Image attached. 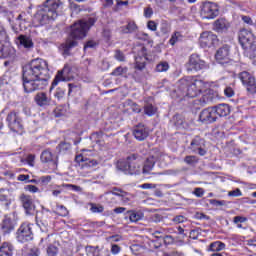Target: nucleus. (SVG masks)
<instances>
[{
    "label": "nucleus",
    "instance_id": "cd10ccee",
    "mask_svg": "<svg viewBox=\"0 0 256 256\" xmlns=\"http://www.w3.org/2000/svg\"><path fill=\"white\" fill-rule=\"evenodd\" d=\"M86 255L87 256H111V254L108 252V250H105L104 252H99L98 246H86Z\"/></svg>",
    "mask_w": 256,
    "mask_h": 256
},
{
    "label": "nucleus",
    "instance_id": "37998d69",
    "mask_svg": "<svg viewBox=\"0 0 256 256\" xmlns=\"http://www.w3.org/2000/svg\"><path fill=\"white\" fill-rule=\"evenodd\" d=\"M68 87V95H71V93H79V91H81V84L69 83Z\"/></svg>",
    "mask_w": 256,
    "mask_h": 256
},
{
    "label": "nucleus",
    "instance_id": "052dcab7",
    "mask_svg": "<svg viewBox=\"0 0 256 256\" xmlns=\"http://www.w3.org/2000/svg\"><path fill=\"white\" fill-rule=\"evenodd\" d=\"M65 96V90L61 89V88H57L54 97H56V99H63V97Z\"/></svg>",
    "mask_w": 256,
    "mask_h": 256
},
{
    "label": "nucleus",
    "instance_id": "39448f33",
    "mask_svg": "<svg viewBox=\"0 0 256 256\" xmlns=\"http://www.w3.org/2000/svg\"><path fill=\"white\" fill-rule=\"evenodd\" d=\"M184 87V97H197L203 89V81L195 79L193 76H186L182 80Z\"/></svg>",
    "mask_w": 256,
    "mask_h": 256
},
{
    "label": "nucleus",
    "instance_id": "ddd939ff",
    "mask_svg": "<svg viewBox=\"0 0 256 256\" xmlns=\"http://www.w3.org/2000/svg\"><path fill=\"white\" fill-rule=\"evenodd\" d=\"M71 79H73V75H71V68L65 65L64 68L58 71L57 75L55 76L52 82V85L50 87V91H53V88L57 87V85H59V82L71 81Z\"/></svg>",
    "mask_w": 256,
    "mask_h": 256
},
{
    "label": "nucleus",
    "instance_id": "0e129e2a",
    "mask_svg": "<svg viewBox=\"0 0 256 256\" xmlns=\"http://www.w3.org/2000/svg\"><path fill=\"white\" fill-rule=\"evenodd\" d=\"M140 189H157V184L144 183V184L140 185Z\"/></svg>",
    "mask_w": 256,
    "mask_h": 256
},
{
    "label": "nucleus",
    "instance_id": "4468645a",
    "mask_svg": "<svg viewBox=\"0 0 256 256\" xmlns=\"http://www.w3.org/2000/svg\"><path fill=\"white\" fill-rule=\"evenodd\" d=\"M6 121L11 131L18 133L23 129V124L21 123V117H19V113L16 111H12L7 115Z\"/></svg>",
    "mask_w": 256,
    "mask_h": 256
},
{
    "label": "nucleus",
    "instance_id": "e2e57ef3",
    "mask_svg": "<svg viewBox=\"0 0 256 256\" xmlns=\"http://www.w3.org/2000/svg\"><path fill=\"white\" fill-rule=\"evenodd\" d=\"M193 195L196 197H203L205 195V190L203 188H195L193 191Z\"/></svg>",
    "mask_w": 256,
    "mask_h": 256
},
{
    "label": "nucleus",
    "instance_id": "f257e3e1",
    "mask_svg": "<svg viewBox=\"0 0 256 256\" xmlns=\"http://www.w3.org/2000/svg\"><path fill=\"white\" fill-rule=\"evenodd\" d=\"M49 66L47 61L37 58L23 66L22 81L25 93L41 91L49 85Z\"/></svg>",
    "mask_w": 256,
    "mask_h": 256
},
{
    "label": "nucleus",
    "instance_id": "79ce46f5",
    "mask_svg": "<svg viewBox=\"0 0 256 256\" xmlns=\"http://www.w3.org/2000/svg\"><path fill=\"white\" fill-rule=\"evenodd\" d=\"M184 163H186V165H195L199 163V158H197V156L188 155L184 158Z\"/></svg>",
    "mask_w": 256,
    "mask_h": 256
},
{
    "label": "nucleus",
    "instance_id": "f3484780",
    "mask_svg": "<svg viewBox=\"0 0 256 256\" xmlns=\"http://www.w3.org/2000/svg\"><path fill=\"white\" fill-rule=\"evenodd\" d=\"M219 117L217 116V112L215 110V106L208 107L201 111L199 115V120L202 123H215Z\"/></svg>",
    "mask_w": 256,
    "mask_h": 256
},
{
    "label": "nucleus",
    "instance_id": "13d9d810",
    "mask_svg": "<svg viewBox=\"0 0 256 256\" xmlns=\"http://www.w3.org/2000/svg\"><path fill=\"white\" fill-rule=\"evenodd\" d=\"M110 251H111L112 255H119V253H121V248L117 244H112Z\"/></svg>",
    "mask_w": 256,
    "mask_h": 256
},
{
    "label": "nucleus",
    "instance_id": "a211bd4d",
    "mask_svg": "<svg viewBox=\"0 0 256 256\" xmlns=\"http://www.w3.org/2000/svg\"><path fill=\"white\" fill-rule=\"evenodd\" d=\"M19 201L25 210L26 215H35V204L33 198L25 193L20 194Z\"/></svg>",
    "mask_w": 256,
    "mask_h": 256
},
{
    "label": "nucleus",
    "instance_id": "c03bdc74",
    "mask_svg": "<svg viewBox=\"0 0 256 256\" xmlns=\"http://www.w3.org/2000/svg\"><path fill=\"white\" fill-rule=\"evenodd\" d=\"M59 253V248L53 244H50L47 247V255L48 256H57V254Z\"/></svg>",
    "mask_w": 256,
    "mask_h": 256
},
{
    "label": "nucleus",
    "instance_id": "58836bf2",
    "mask_svg": "<svg viewBox=\"0 0 256 256\" xmlns=\"http://www.w3.org/2000/svg\"><path fill=\"white\" fill-rule=\"evenodd\" d=\"M183 39V35L181 32H174L169 40L170 45H175V43H179Z\"/></svg>",
    "mask_w": 256,
    "mask_h": 256
},
{
    "label": "nucleus",
    "instance_id": "a19ab883",
    "mask_svg": "<svg viewBox=\"0 0 256 256\" xmlns=\"http://www.w3.org/2000/svg\"><path fill=\"white\" fill-rule=\"evenodd\" d=\"M160 31H161L162 35H167V33H169V31H171V26L169 25V23L167 21H165V20L161 21Z\"/></svg>",
    "mask_w": 256,
    "mask_h": 256
},
{
    "label": "nucleus",
    "instance_id": "09e8293b",
    "mask_svg": "<svg viewBox=\"0 0 256 256\" xmlns=\"http://www.w3.org/2000/svg\"><path fill=\"white\" fill-rule=\"evenodd\" d=\"M224 95H225V97L231 98L235 95V90H233V88L231 86H227L224 89Z\"/></svg>",
    "mask_w": 256,
    "mask_h": 256
},
{
    "label": "nucleus",
    "instance_id": "f704fd0d",
    "mask_svg": "<svg viewBox=\"0 0 256 256\" xmlns=\"http://www.w3.org/2000/svg\"><path fill=\"white\" fill-rule=\"evenodd\" d=\"M127 71H129V69L127 67H117L114 69V71L111 72V75L113 77H121V75H127Z\"/></svg>",
    "mask_w": 256,
    "mask_h": 256
},
{
    "label": "nucleus",
    "instance_id": "1a4fd4ad",
    "mask_svg": "<svg viewBox=\"0 0 256 256\" xmlns=\"http://www.w3.org/2000/svg\"><path fill=\"white\" fill-rule=\"evenodd\" d=\"M200 15L202 19H215L219 16V6L213 2H204L201 6Z\"/></svg>",
    "mask_w": 256,
    "mask_h": 256
},
{
    "label": "nucleus",
    "instance_id": "e433bc0d",
    "mask_svg": "<svg viewBox=\"0 0 256 256\" xmlns=\"http://www.w3.org/2000/svg\"><path fill=\"white\" fill-rule=\"evenodd\" d=\"M55 117H65L67 115V106H57L54 109Z\"/></svg>",
    "mask_w": 256,
    "mask_h": 256
},
{
    "label": "nucleus",
    "instance_id": "6ab92c4d",
    "mask_svg": "<svg viewBox=\"0 0 256 256\" xmlns=\"http://www.w3.org/2000/svg\"><path fill=\"white\" fill-rule=\"evenodd\" d=\"M207 69V63L199 55L192 54L189 58L188 71H201Z\"/></svg>",
    "mask_w": 256,
    "mask_h": 256
},
{
    "label": "nucleus",
    "instance_id": "2f4dec72",
    "mask_svg": "<svg viewBox=\"0 0 256 256\" xmlns=\"http://www.w3.org/2000/svg\"><path fill=\"white\" fill-rule=\"evenodd\" d=\"M127 214L129 215L131 223H137L138 221H141L143 217H145V214H143L141 211L129 210L127 211Z\"/></svg>",
    "mask_w": 256,
    "mask_h": 256
},
{
    "label": "nucleus",
    "instance_id": "4d7b16f0",
    "mask_svg": "<svg viewBox=\"0 0 256 256\" xmlns=\"http://www.w3.org/2000/svg\"><path fill=\"white\" fill-rule=\"evenodd\" d=\"M25 191H29V193H38L39 188L35 185H26L24 187Z\"/></svg>",
    "mask_w": 256,
    "mask_h": 256
},
{
    "label": "nucleus",
    "instance_id": "473e14b6",
    "mask_svg": "<svg viewBox=\"0 0 256 256\" xmlns=\"http://www.w3.org/2000/svg\"><path fill=\"white\" fill-rule=\"evenodd\" d=\"M223 249H225V243L221 241H216L209 245L208 251L219 253V251H223Z\"/></svg>",
    "mask_w": 256,
    "mask_h": 256
},
{
    "label": "nucleus",
    "instance_id": "69168bd1",
    "mask_svg": "<svg viewBox=\"0 0 256 256\" xmlns=\"http://www.w3.org/2000/svg\"><path fill=\"white\" fill-rule=\"evenodd\" d=\"M147 28H148L150 31H157V23H155V21H153V20H150V21H148V23H147Z\"/></svg>",
    "mask_w": 256,
    "mask_h": 256
},
{
    "label": "nucleus",
    "instance_id": "0eeeda50",
    "mask_svg": "<svg viewBox=\"0 0 256 256\" xmlns=\"http://www.w3.org/2000/svg\"><path fill=\"white\" fill-rule=\"evenodd\" d=\"M17 227V213L12 212L4 216L0 223V230L3 235H10Z\"/></svg>",
    "mask_w": 256,
    "mask_h": 256
},
{
    "label": "nucleus",
    "instance_id": "603ef678",
    "mask_svg": "<svg viewBox=\"0 0 256 256\" xmlns=\"http://www.w3.org/2000/svg\"><path fill=\"white\" fill-rule=\"evenodd\" d=\"M58 149L59 151H69V149H71V144L67 143V142H62L58 145Z\"/></svg>",
    "mask_w": 256,
    "mask_h": 256
},
{
    "label": "nucleus",
    "instance_id": "393cba45",
    "mask_svg": "<svg viewBox=\"0 0 256 256\" xmlns=\"http://www.w3.org/2000/svg\"><path fill=\"white\" fill-rule=\"evenodd\" d=\"M76 163H79L81 167H95L97 166V160H91L89 158H85L83 155L79 154L75 158Z\"/></svg>",
    "mask_w": 256,
    "mask_h": 256
},
{
    "label": "nucleus",
    "instance_id": "9d476101",
    "mask_svg": "<svg viewBox=\"0 0 256 256\" xmlns=\"http://www.w3.org/2000/svg\"><path fill=\"white\" fill-rule=\"evenodd\" d=\"M16 238L19 243L33 241V228L31 224L23 223L16 232Z\"/></svg>",
    "mask_w": 256,
    "mask_h": 256
},
{
    "label": "nucleus",
    "instance_id": "8fccbe9b",
    "mask_svg": "<svg viewBox=\"0 0 256 256\" xmlns=\"http://www.w3.org/2000/svg\"><path fill=\"white\" fill-rule=\"evenodd\" d=\"M179 173V170H166L165 172H159V173H152V175H177Z\"/></svg>",
    "mask_w": 256,
    "mask_h": 256
},
{
    "label": "nucleus",
    "instance_id": "b1692460",
    "mask_svg": "<svg viewBox=\"0 0 256 256\" xmlns=\"http://www.w3.org/2000/svg\"><path fill=\"white\" fill-rule=\"evenodd\" d=\"M141 56L136 57V69L139 71H143L145 69V61H149V57L147 56V48L141 47Z\"/></svg>",
    "mask_w": 256,
    "mask_h": 256
},
{
    "label": "nucleus",
    "instance_id": "6e6552de",
    "mask_svg": "<svg viewBox=\"0 0 256 256\" xmlns=\"http://www.w3.org/2000/svg\"><path fill=\"white\" fill-rule=\"evenodd\" d=\"M238 77L241 83L246 88L247 92L250 93L251 95H254V93H256L255 76H253V74L249 73L248 71H243L238 74Z\"/></svg>",
    "mask_w": 256,
    "mask_h": 256
},
{
    "label": "nucleus",
    "instance_id": "c9c22d12",
    "mask_svg": "<svg viewBox=\"0 0 256 256\" xmlns=\"http://www.w3.org/2000/svg\"><path fill=\"white\" fill-rule=\"evenodd\" d=\"M123 33H136L137 24L135 22H129L125 27L122 28Z\"/></svg>",
    "mask_w": 256,
    "mask_h": 256
},
{
    "label": "nucleus",
    "instance_id": "f03ea898",
    "mask_svg": "<svg viewBox=\"0 0 256 256\" xmlns=\"http://www.w3.org/2000/svg\"><path fill=\"white\" fill-rule=\"evenodd\" d=\"M95 25V19L89 18L88 20H79L71 26L70 38L67 39L66 43L62 44V54L67 57L73 47H77V41L74 39H83L86 37L87 31Z\"/></svg>",
    "mask_w": 256,
    "mask_h": 256
},
{
    "label": "nucleus",
    "instance_id": "de8ad7c7",
    "mask_svg": "<svg viewBox=\"0 0 256 256\" xmlns=\"http://www.w3.org/2000/svg\"><path fill=\"white\" fill-rule=\"evenodd\" d=\"M210 205H214V207H223L227 205V202L225 200H216V199H211L209 200Z\"/></svg>",
    "mask_w": 256,
    "mask_h": 256
},
{
    "label": "nucleus",
    "instance_id": "c85d7f7f",
    "mask_svg": "<svg viewBox=\"0 0 256 256\" xmlns=\"http://www.w3.org/2000/svg\"><path fill=\"white\" fill-rule=\"evenodd\" d=\"M13 251H15V247L9 242H4L0 246V256H13Z\"/></svg>",
    "mask_w": 256,
    "mask_h": 256
},
{
    "label": "nucleus",
    "instance_id": "680f3d73",
    "mask_svg": "<svg viewBox=\"0 0 256 256\" xmlns=\"http://www.w3.org/2000/svg\"><path fill=\"white\" fill-rule=\"evenodd\" d=\"M245 222H247V218L243 216H236L233 219V223H235V225H238L239 223H245Z\"/></svg>",
    "mask_w": 256,
    "mask_h": 256
},
{
    "label": "nucleus",
    "instance_id": "ea45409f",
    "mask_svg": "<svg viewBox=\"0 0 256 256\" xmlns=\"http://www.w3.org/2000/svg\"><path fill=\"white\" fill-rule=\"evenodd\" d=\"M156 71L158 73H165L166 71H169V63L167 62H160L156 65Z\"/></svg>",
    "mask_w": 256,
    "mask_h": 256
},
{
    "label": "nucleus",
    "instance_id": "72a5a7b5",
    "mask_svg": "<svg viewBox=\"0 0 256 256\" xmlns=\"http://www.w3.org/2000/svg\"><path fill=\"white\" fill-rule=\"evenodd\" d=\"M0 203L5 209H9V205H11V197L4 193H0Z\"/></svg>",
    "mask_w": 256,
    "mask_h": 256
},
{
    "label": "nucleus",
    "instance_id": "c756f323",
    "mask_svg": "<svg viewBox=\"0 0 256 256\" xmlns=\"http://www.w3.org/2000/svg\"><path fill=\"white\" fill-rule=\"evenodd\" d=\"M214 29L218 33H223V31L229 29V22H227L225 18H219L214 22Z\"/></svg>",
    "mask_w": 256,
    "mask_h": 256
},
{
    "label": "nucleus",
    "instance_id": "7c9ffc66",
    "mask_svg": "<svg viewBox=\"0 0 256 256\" xmlns=\"http://www.w3.org/2000/svg\"><path fill=\"white\" fill-rule=\"evenodd\" d=\"M36 225L40 228L42 233H47L49 227V221H47V216L36 217Z\"/></svg>",
    "mask_w": 256,
    "mask_h": 256
},
{
    "label": "nucleus",
    "instance_id": "bf43d9fd",
    "mask_svg": "<svg viewBox=\"0 0 256 256\" xmlns=\"http://www.w3.org/2000/svg\"><path fill=\"white\" fill-rule=\"evenodd\" d=\"M152 16H153V8L151 7L144 8V17H146V19H151Z\"/></svg>",
    "mask_w": 256,
    "mask_h": 256
},
{
    "label": "nucleus",
    "instance_id": "423d86ee",
    "mask_svg": "<svg viewBox=\"0 0 256 256\" xmlns=\"http://www.w3.org/2000/svg\"><path fill=\"white\" fill-rule=\"evenodd\" d=\"M15 57V48L9 42V36L5 29H0V59Z\"/></svg>",
    "mask_w": 256,
    "mask_h": 256
},
{
    "label": "nucleus",
    "instance_id": "4c0bfd02",
    "mask_svg": "<svg viewBox=\"0 0 256 256\" xmlns=\"http://www.w3.org/2000/svg\"><path fill=\"white\" fill-rule=\"evenodd\" d=\"M144 112L145 115H148V117H153V115L157 113V108H155V106H153L152 104H146L144 106Z\"/></svg>",
    "mask_w": 256,
    "mask_h": 256
},
{
    "label": "nucleus",
    "instance_id": "338daca9",
    "mask_svg": "<svg viewBox=\"0 0 256 256\" xmlns=\"http://www.w3.org/2000/svg\"><path fill=\"white\" fill-rule=\"evenodd\" d=\"M96 45L97 43L95 41L90 40L84 45V51H87V49H93V47H96Z\"/></svg>",
    "mask_w": 256,
    "mask_h": 256
},
{
    "label": "nucleus",
    "instance_id": "9b49d317",
    "mask_svg": "<svg viewBox=\"0 0 256 256\" xmlns=\"http://www.w3.org/2000/svg\"><path fill=\"white\" fill-rule=\"evenodd\" d=\"M238 39L243 49H249L255 41V36L253 35V32L247 29H241L238 33Z\"/></svg>",
    "mask_w": 256,
    "mask_h": 256
},
{
    "label": "nucleus",
    "instance_id": "dca6fc26",
    "mask_svg": "<svg viewBox=\"0 0 256 256\" xmlns=\"http://www.w3.org/2000/svg\"><path fill=\"white\" fill-rule=\"evenodd\" d=\"M200 47L207 49V47H213V45H217L219 43V39L217 35L213 34V32H203L199 39Z\"/></svg>",
    "mask_w": 256,
    "mask_h": 256
},
{
    "label": "nucleus",
    "instance_id": "5701e85b",
    "mask_svg": "<svg viewBox=\"0 0 256 256\" xmlns=\"http://www.w3.org/2000/svg\"><path fill=\"white\" fill-rule=\"evenodd\" d=\"M38 107H49L51 105V98L45 92H39L34 98Z\"/></svg>",
    "mask_w": 256,
    "mask_h": 256
},
{
    "label": "nucleus",
    "instance_id": "7ed1b4c3",
    "mask_svg": "<svg viewBox=\"0 0 256 256\" xmlns=\"http://www.w3.org/2000/svg\"><path fill=\"white\" fill-rule=\"evenodd\" d=\"M61 5V0H46L43 8L34 16V21L40 25H47L49 21H55L59 15L57 11Z\"/></svg>",
    "mask_w": 256,
    "mask_h": 256
},
{
    "label": "nucleus",
    "instance_id": "bb28decb",
    "mask_svg": "<svg viewBox=\"0 0 256 256\" xmlns=\"http://www.w3.org/2000/svg\"><path fill=\"white\" fill-rule=\"evenodd\" d=\"M155 157L151 156L147 158L144 162L143 168H142V173L144 175H150L151 171H153V167H155Z\"/></svg>",
    "mask_w": 256,
    "mask_h": 256
},
{
    "label": "nucleus",
    "instance_id": "49530a36",
    "mask_svg": "<svg viewBox=\"0 0 256 256\" xmlns=\"http://www.w3.org/2000/svg\"><path fill=\"white\" fill-rule=\"evenodd\" d=\"M56 211L61 217H67V215H69V211H67V208L63 205H58Z\"/></svg>",
    "mask_w": 256,
    "mask_h": 256
},
{
    "label": "nucleus",
    "instance_id": "3c124183",
    "mask_svg": "<svg viewBox=\"0 0 256 256\" xmlns=\"http://www.w3.org/2000/svg\"><path fill=\"white\" fill-rule=\"evenodd\" d=\"M51 176H41L39 178V183H41L42 185H49V183H51Z\"/></svg>",
    "mask_w": 256,
    "mask_h": 256
},
{
    "label": "nucleus",
    "instance_id": "4be33fe9",
    "mask_svg": "<svg viewBox=\"0 0 256 256\" xmlns=\"http://www.w3.org/2000/svg\"><path fill=\"white\" fill-rule=\"evenodd\" d=\"M133 135L137 141H145L149 137V129L143 124H138L133 130Z\"/></svg>",
    "mask_w": 256,
    "mask_h": 256
},
{
    "label": "nucleus",
    "instance_id": "6e6d98bb",
    "mask_svg": "<svg viewBox=\"0 0 256 256\" xmlns=\"http://www.w3.org/2000/svg\"><path fill=\"white\" fill-rule=\"evenodd\" d=\"M90 210L92 211V213H103L105 208H103V206H97V205L92 204Z\"/></svg>",
    "mask_w": 256,
    "mask_h": 256
},
{
    "label": "nucleus",
    "instance_id": "f8f14e48",
    "mask_svg": "<svg viewBox=\"0 0 256 256\" xmlns=\"http://www.w3.org/2000/svg\"><path fill=\"white\" fill-rule=\"evenodd\" d=\"M192 153H198L200 157H204L207 155V149H205V139L201 138V136H195L189 146Z\"/></svg>",
    "mask_w": 256,
    "mask_h": 256
},
{
    "label": "nucleus",
    "instance_id": "a18cd8bd",
    "mask_svg": "<svg viewBox=\"0 0 256 256\" xmlns=\"http://www.w3.org/2000/svg\"><path fill=\"white\" fill-rule=\"evenodd\" d=\"M41 255V251L37 247H33L27 250L24 256H39Z\"/></svg>",
    "mask_w": 256,
    "mask_h": 256
},
{
    "label": "nucleus",
    "instance_id": "864d4df0",
    "mask_svg": "<svg viewBox=\"0 0 256 256\" xmlns=\"http://www.w3.org/2000/svg\"><path fill=\"white\" fill-rule=\"evenodd\" d=\"M243 193L241 192V189L236 188L235 190H232L228 192L229 197H241Z\"/></svg>",
    "mask_w": 256,
    "mask_h": 256
},
{
    "label": "nucleus",
    "instance_id": "a878e982",
    "mask_svg": "<svg viewBox=\"0 0 256 256\" xmlns=\"http://www.w3.org/2000/svg\"><path fill=\"white\" fill-rule=\"evenodd\" d=\"M217 117H227L231 113V107L228 104H218L214 106Z\"/></svg>",
    "mask_w": 256,
    "mask_h": 256
},
{
    "label": "nucleus",
    "instance_id": "412c9836",
    "mask_svg": "<svg viewBox=\"0 0 256 256\" xmlns=\"http://www.w3.org/2000/svg\"><path fill=\"white\" fill-rule=\"evenodd\" d=\"M15 43L18 47H23L24 49H27V51H31L33 47H35V44L33 43V39L30 36L20 34L16 40Z\"/></svg>",
    "mask_w": 256,
    "mask_h": 256
},
{
    "label": "nucleus",
    "instance_id": "2eb2a0df",
    "mask_svg": "<svg viewBox=\"0 0 256 256\" xmlns=\"http://www.w3.org/2000/svg\"><path fill=\"white\" fill-rule=\"evenodd\" d=\"M229 51L230 48L228 45H224L217 50L215 57L220 65H233V60L229 57Z\"/></svg>",
    "mask_w": 256,
    "mask_h": 256
},
{
    "label": "nucleus",
    "instance_id": "774afa93",
    "mask_svg": "<svg viewBox=\"0 0 256 256\" xmlns=\"http://www.w3.org/2000/svg\"><path fill=\"white\" fill-rule=\"evenodd\" d=\"M115 59H117V61H125V55L120 50H117L115 52Z\"/></svg>",
    "mask_w": 256,
    "mask_h": 256
},
{
    "label": "nucleus",
    "instance_id": "aec40b11",
    "mask_svg": "<svg viewBox=\"0 0 256 256\" xmlns=\"http://www.w3.org/2000/svg\"><path fill=\"white\" fill-rule=\"evenodd\" d=\"M40 161L42 163H51L53 169H57V165H59V157L55 156L51 149L42 151Z\"/></svg>",
    "mask_w": 256,
    "mask_h": 256
},
{
    "label": "nucleus",
    "instance_id": "5fc2aeb1",
    "mask_svg": "<svg viewBox=\"0 0 256 256\" xmlns=\"http://www.w3.org/2000/svg\"><path fill=\"white\" fill-rule=\"evenodd\" d=\"M114 191H118V192H112V194L116 195L117 197H127V195H129L128 192H125L119 188H114Z\"/></svg>",
    "mask_w": 256,
    "mask_h": 256
},
{
    "label": "nucleus",
    "instance_id": "20e7f679",
    "mask_svg": "<svg viewBox=\"0 0 256 256\" xmlns=\"http://www.w3.org/2000/svg\"><path fill=\"white\" fill-rule=\"evenodd\" d=\"M116 169L126 175H137L141 172V163L137 159V155L132 154L128 156L126 160H118Z\"/></svg>",
    "mask_w": 256,
    "mask_h": 256
}]
</instances>
